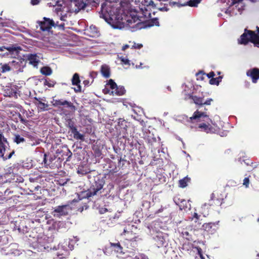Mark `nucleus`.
Instances as JSON below:
<instances>
[{"mask_svg": "<svg viewBox=\"0 0 259 259\" xmlns=\"http://www.w3.org/2000/svg\"><path fill=\"white\" fill-rule=\"evenodd\" d=\"M150 13L145 6L141 8H131L127 13L121 9H118L114 4L102 5L100 17L103 18L113 28L121 29L124 25H127L135 31L141 29L142 23L145 18L150 16Z\"/></svg>", "mask_w": 259, "mask_h": 259, "instance_id": "nucleus-1", "label": "nucleus"}, {"mask_svg": "<svg viewBox=\"0 0 259 259\" xmlns=\"http://www.w3.org/2000/svg\"><path fill=\"white\" fill-rule=\"evenodd\" d=\"M190 119L192 122L198 123V126L202 131L207 133H214L218 131L217 126H215L212 120L205 112L197 110Z\"/></svg>", "mask_w": 259, "mask_h": 259, "instance_id": "nucleus-2", "label": "nucleus"}, {"mask_svg": "<svg viewBox=\"0 0 259 259\" xmlns=\"http://www.w3.org/2000/svg\"><path fill=\"white\" fill-rule=\"evenodd\" d=\"M103 184L102 182L99 181H96L93 184L90 188L86 191L82 192L80 194H77L78 199L80 200L83 198H90L94 196H99L101 194Z\"/></svg>", "mask_w": 259, "mask_h": 259, "instance_id": "nucleus-3", "label": "nucleus"}, {"mask_svg": "<svg viewBox=\"0 0 259 259\" xmlns=\"http://www.w3.org/2000/svg\"><path fill=\"white\" fill-rule=\"evenodd\" d=\"M257 34L251 30H245L243 34L240 36L239 42L241 44H246L248 41H251L254 44L255 46L259 48V27H256Z\"/></svg>", "mask_w": 259, "mask_h": 259, "instance_id": "nucleus-4", "label": "nucleus"}, {"mask_svg": "<svg viewBox=\"0 0 259 259\" xmlns=\"http://www.w3.org/2000/svg\"><path fill=\"white\" fill-rule=\"evenodd\" d=\"M77 202L76 199L73 200L71 202L68 203L66 205L58 206L56 207L53 211V214L54 217H60L62 215H66L71 211L74 207L72 205Z\"/></svg>", "mask_w": 259, "mask_h": 259, "instance_id": "nucleus-5", "label": "nucleus"}, {"mask_svg": "<svg viewBox=\"0 0 259 259\" xmlns=\"http://www.w3.org/2000/svg\"><path fill=\"white\" fill-rule=\"evenodd\" d=\"M232 5L225 11V13L229 16L241 14L243 9V5L240 2L242 0H232Z\"/></svg>", "mask_w": 259, "mask_h": 259, "instance_id": "nucleus-6", "label": "nucleus"}, {"mask_svg": "<svg viewBox=\"0 0 259 259\" xmlns=\"http://www.w3.org/2000/svg\"><path fill=\"white\" fill-rule=\"evenodd\" d=\"M106 89L108 90V93L112 95H123L125 90L123 87H117L112 79H110L107 84Z\"/></svg>", "mask_w": 259, "mask_h": 259, "instance_id": "nucleus-7", "label": "nucleus"}, {"mask_svg": "<svg viewBox=\"0 0 259 259\" xmlns=\"http://www.w3.org/2000/svg\"><path fill=\"white\" fill-rule=\"evenodd\" d=\"M12 70L17 72H22L26 65V61L21 58H16L10 62Z\"/></svg>", "mask_w": 259, "mask_h": 259, "instance_id": "nucleus-8", "label": "nucleus"}, {"mask_svg": "<svg viewBox=\"0 0 259 259\" xmlns=\"http://www.w3.org/2000/svg\"><path fill=\"white\" fill-rule=\"evenodd\" d=\"M155 245L157 247H165L167 245L168 236L166 234L161 232L157 233V235L153 237Z\"/></svg>", "mask_w": 259, "mask_h": 259, "instance_id": "nucleus-9", "label": "nucleus"}, {"mask_svg": "<svg viewBox=\"0 0 259 259\" xmlns=\"http://www.w3.org/2000/svg\"><path fill=\"white\" fill-rule=\"evenodd\" d=\"M52 103L54 107H58L59 109L63 107L69 108L71 111H74L75 110V107L72 103L63 99H53Z\"/></svg>", "mask_w": 259, "mask_h": 259, "instance_id": "nucleus-10", "label": "nucleus"}, {"mask_svg": "<svg viewBox=\"0 0 259 259\" xmlns=\"http://www.w3.org/2000/svg\"><path fill=\"white\" fill-rule=\"evenodd\" d=\"M74 0H67L64 2L61 7V10L63 12H78L76 4Z\"/></svg>", "mask_w": 259, "mask_h": 259, "instance_id": "nucleus-11", "label": "nucleus"}, {"mask_svg": "<svg viewBox=\"0 0 259 259\" xmlns=\"http://www.w3.org/2000/svg\"><path fill=\"white\" fill-rule=\"evenodd\" d=\"M55 25H58V22L55 23L53 20L46 17L44 18V21L40 22L39 24L40 29L42 31H49Z\"/></svg>", "mask_w": 259, "mask_h": 259, "instance_id": "nucleus-12", "label": "nucleus"}, {"mask_svg": "<svg viewBox=\"0 0 259 259\" xmlns=\"http://www.w3.org/2000/svg\"><path fill=\"white\" fill-rule=\"evenodd\" d=\"M67 240L64 241V242L58 244V248L56 249H58L59 251L57 253V254L60 258L63 257L64 255H66L68 253L67 248Z\"/></svg>", "mask_w": 259, "mask_h": 259, "instance_id": "nucleus-13", "label": "nucleus"}, {"mask_svg": "<svg viewBox=\"0 0 259 259\" xmlns=\"http://www.w3.org/2000/svg\"><path fill=\"white\" fill-rule=\"evenodd\" d=\"M246 75L250 77L253 83H256L259 79V69L257 68L250 69L246 72Z\"/></svg>", "mask_w": 259, "mask_h": 259, "instance_id": "nucleus-14", "label": "nucleus"}, {"mask_svg": "<svg viewBox=\"0 0 259 259\" xmlns=\"http://www.w3.org/2000/svg\"><path fill=\"white\" fill-rule=\"evenodd\" d=\"M26 58L29 61V63L34 67H37L40 61V57L36 54H28L26 55Z\"/></svg>", "mask_w": 259, "mask_h": 259, "instance_id": "nucleus-15", "label": "nucleus"}, {"mask_svg": "<svg viewBox=\"0 0 259 259\" xmlns=\"http://www.w3.org/2000/svg\"><path fill=\"white\" fill-rule=\"evenodd\" d=\"M217 225L218 223H205L202 225V228L203 230L207 231V232L210 234H213L218 229Z\"/></svg>", "mask_w": 259, "mask_h": 259, "instance_id": "nucleus-16", "label": "nucleus"}, {"mask_svg": "<svg viewBox=\"0 0 259 259\" xmlns=\"http://www.w3.org/2000/svg\"><path fill=\"white\" fill-rule=\"evenodd\" d=\"M9 52L8 55H10L13 58H16L18 55L19 52L21 50L20 47L12 46L6 48Z\"/></svg>", "mask_w": 259, "mask_h": 259, "instance_id": "nucleus-17", "label": "nucleus"}, {"mask_svg": "<svg viewBox=\"0 0 259 259\" xmlns=\"http://www.w3.org/2000/svg\"><path fill=\"white\" fill-rule=\"evenodd\" d=\"M72 84L76 85V88H74V91L76 92L81 91V87L80 85V80L79 79V75L77 73H75L72 78Z\"/></svg>", "mask_w": 259, "mask_h": 259, "instance_id": "nucleus-18", "label": "nucleus"}, {"mask_svg": "<svg viewBox=\"0 0 259 259\" xmlns=\"http://www.w3.org/2000/svg\"><path fill=\"white\" fill-rule=\"evenodd\" d=\"M9 182L14 183H22L23 182L24 179L22 177L18 174H12L11 175V178L9 180Z\"/></svg>", "mask_w": 259, "mask_h": 259, "instance_id": "nucleus-19", "label": "nucleus"}, {"mask_svg": "<svg viewBox=\"0 0 259 259\" xmlns=\"http://www.w3.org/2000/svg\"><path fill=\"white\" fill-rule=\"evenodd\" d=\"M188 95L189 96V98L192 99L195 104L201 106L203 105L204 99L203 97L192 96L190 95V93H188Z\"/></svg>", "mask_w": 259, "mask_h": 259, "instance_id": "nucleus-20", "label": "nucleus"}, {"mask_svg": "<svg viewBox=\"0 0 259 259\" xmlns=\"http://www.w3.org/2000/svg\"><path fill=\"white\" fill-rule=\"evenodd\" d=\"M11 70L12 69L10 62L8 63H0V74Z\"/></svg>", "mask_w": 259, "mask_h": 259, "instance_id": "nucleus-21", "label": "nucleus"}, {"mask_svg": "<svg viewBox=\"0 0 259 259\" xmlns=\"http://www.w3.org/2000/svg\"><path fill=\"white\" fill-rule=\"evenodd\" d=\"M64 1L61 0H57L55 3V5L52 3H49L48 5L51 7L54 6L55 7V11L58 13L59 11L61 10V7H62V4L64 3Z\"/></svg>", "mask_w": 259, "mask_h": 259, "instance_id": "nucleus-22", "label": "nucleus"}, {"mask_svg": "<svg viewBox=\"0 0 259 259\" xmlns=\"http://www.w3.org/2000/svg\"><path fill=\"white\" fill-rule=\"evenodd\" d=\"M101 73L103 76L108 78L110 76V68L106 65H103L101 67Z\"/></svg>", "mask_w": 259, "mask_h": 259, "instance_id": "nucleus-23", "label": "nucleus"}, {"mask_svg": "<svg viewBox=\"0 0 259 259\" xmlns=\"http://www.w3.org/2000/svg\"><path fill=\"white\" fill-rule=\"evenodd\" d=\"M210 205L206 203H204L201 207L200 208V213L203 215V217H206L208 214V209Z\"/></svg>", "mask_w": 259, "mask_h": 259, "instance_id": "nucleus-24", "label": "nucleus"}, {"mask_svg": "<svg viewBox=\"0 0 259 259\" xmlns=\"http://www.w3.org/2000/svg\"><path fill=\"white\" fill-rule=\"evenodd\" d=\"M76 4V7L78 12L81 9H83L86 6V2L87 0H74Z\"/></svg>", "mask_w": 259, "mask_h": 259, "instance_id": "nucleus-25", "label": "nucleus"}, {"mask_svg": "<svg viewBox=\"0 0 259 259\" xmlns=\"http://www.w3.org/2000/svg\"><path fill=\"white\" fill-rule=\"evenodd\" d=\"M201 0H189L186 3H184L183 4H181V6H186L189 5L191 7H196L197 5L200 3Z\"/></svg>", "mask_w": 259, "mask_h": 259, "instance_id": "nucleus-26", "label": "nucleus"}, {"mask_svg": "<svg viewBox=\"0 0 259 259\" xmlns=\"http://www.w3.org/2000/svg\"><path fill=\"white\" fill-rule=\"evenodd\" d=\"M88 31L91 33V35L92 36H96L98 35V28L94 25H91L88 29Z\"/></svg>", "mask_w": 259, "mask_h": 259, "instance_id": "nucleus-27", "label": "nucleus"}, {"mask_svg": "<svg viewBox=\"0 0 259 259\" xmlns=\"http://www.w3.org/2000/svg\"><path fill=\"white\" fill-rule=\"evenodd\" d=\"M35 104L36 105L37 108L41 111L47 110L49 107L48 103H45L44 101L42 103H35Z\"/></svg>", "mask_w": 259, "mask_h": 259, "instance_id": "nucleus-28", "label": "nucleus"}, {"mask_svg": "<svg viewBox=\"0 0 259 259\" xmlns=\"http://www.w3.org/2000/svg\"><path fill=\"white\" fill-rule=\"evenodd\" d=\"M190 178L186 177L180 180L179 182V186L181 188H185L187 186L188 183L190 181Z\"/></svg>", "mask_w": 259, "mask_h": 259, "instance_id": "nucleus-29", "label": "nucleus"}, {"mask_svg": "<svg viewBox=\"0 0 259 259\" xmlns=\"http://www.w3.org/2000/svg\"><path fill=\"white\" fill-rule=\"evenodd\" d=\"M40 72L45 75H50L52 73V70L48 66H45L41 68Z\"/></svg>", "mask_w": 259, "mask_h": 259, "instance_id": "nucleus-30", "label": "nucleus"}, {"mask_svg": "<svg viewBox=\"0 0 259 259\" xmlns=\"http://www.w3.org/2000/svg\"><path fill=\"white\" fill-rule=\"evenodd\" d=\"M222 78V76H219V77H216V78H212L210 79L209 83L211 84H216L218 85L219 84L220 82L221 81Z\"/></svg>", "mask_w": 259, "mask_h": 259, "instance_id": "nucleus-31", "label": "nucleus"}, {"mask_svg": "<svg viewBox=\"0 0 259 259\" xmlns=\"http://www.w3.org/2000/svg\"><path fill=\"white\" fill-rule=\"evenodd\" d=\"M184 91H183V93L185 95V99H190L189 96L188 95V93H190V94L191 95V89L186 85L184 86Z\"/></svg>", "mask_w": 259, "mask_h": 259, "instance_id": "nucleus-32", "label": "nucleus"}, {"mask_svg": "<svg viewBox=\"0 0 259 259\" xmlns=\"http://www.w3.org/2000/svg\"><path fill=\"white\" fill-rule=\"evenodd\" d=\"M77 241V239H75V240L74 241H73V240H71V239H69L68 241H67V248H68V250H72V249H73V248H74V243L75 242Z\"/></svg>", "mask_w": 259, "mask_h": 259, "instance_id": "nucleus-33", "label": "nucleus"}, {"mask_svg": "<svg viewBox=\"0 0 259 259\" xmlns=\"http://www.w3.org/2000/svg\"><path fill=\"white\" fill-rule=\"evenodd\" d=\"M111 246L114 247V250L117 252H122V247L119 243H111Z\"/></svg>", "mask_w": 259, "mask_h": 259, "instance_id": "nucleus-34", "label": "nucleus"}, {"mask_svg": "<svg viewBox=\"0 0 259 259\" xmlns=\"http://www.w3.org/2000/svg\"><path fill=\"white\" fill-rule=\"evenodd\" d=\"M148 26H159V21L157 18H155L151 20L149 22Z\"/></svg>", "mask_w": 259, "mask_h": 259, "instance_id": "nucleus-35", "label": "nucleus"}, {"mask_svg": "<svg viewBox=\"0 0 259 259\" xmlns=\"http://www.w3.org/2000/svg\"><path fill=\"white\" fill-rule=\"evenodd\" d=\"M65 108H67L66 107H63L59 109V111L61 112V114H63L65 115H67L69 114V112H71L69 108L68 110L66 109Z\"/></svg>", "mask_w": 259, "mask_h": 259, "instance_id": "nucleus-36", "label": "nucleus"}, {"mask_svg": "<svg viewBox=\"0 0 259 259\" xmlns=\"http://www.w3.org/2000/svg\"><path fill=\"white\" fill-rule=\"evenodd\" d=\"M74 136V138L77 140H80L81 141L84 140V136L83 135L81 134L78 132L75 134Z\"/></svg>", "mask_w": 259, "mask_h": 259, "instance_id": "nucleus-37", "label": "nucleus"}, {"mask_svg": "<svg viewBox=\"0 0 259 259\" xmlns=\"http://www.w3.org/2000/svg\"><path fill=\"white\" fill-rule=\"evenodd\" d=\"M24 141V139L19 135H17L15 138V142L17 144H19Z\"/></svg>", "mask_w": 259, "mask_h": 259, "instance_id": "nucleus-38", "label": "nucleus"}, {"mask_svg": "<svg viewBox=\"0 0 259 259\" xmlns=\"http://www.w3.org/2000/svg\"><path fill=\"white\" fill-rule=\"evenodd\" d=\"M250 181L249 177H246L244 179L243 182V185L245 187V188H248L249 185Z\"/></svg>", "mask_w": 259, "mask_h": 259, "instance_id": "nucleus-39", "label": "nucleus"}, {"mask_svg": "<svg viewBox=\"0 0 259 259\" xmlns=\"http://www.w3.org/2000/svg\"><path fill=\"white\" fill-rule=\"evenodd\" d=\"M60 12H61V13L60 14V20H62V21H65L66 20V13L67 12H63L62 11H59L58 13L57 12V13L58 14Z\"/></svg>", "mask_w": 259, "mask_h": 259, "instance_id": "nucleus-40", "label": "nucleus"}, {"mask_svg": "<svg viewBox=\"0 0 259 259\" xmlns=\"http://www.w3.org/2000/svg\"><path fill=\"white\" fill-rule=\"evenodd\" d=\"M182 234L183 237H185L187 239L189 240L190 239V235L189 234V232L188 231H187V230L183 231L182 232Z\"/></svg>", "mask_w": 259, "mask_h": 259, "instance_id": "nucleus-41", "label": "nucleus"}, {"mask_svg": "<svg viewBox=\"0 0 259 259\" xmlns=\"http://www.w3.org/2000/svg\"><path fill=\"white\" fill-rule=\"evenodd\" d=\"M199 217H200V215H199L197 213L194 212V213L193 215V217L192 218H191V220L192 221L194 219H195V222L196 223L199 220Z\"/></svg>", "mask_w": 259, "mask_h": 259, "instance_id": "nucleus-42", "label": "nucleus"}, {"mask_svg": "<svg viewBox=\"0 0 259 259\" xmlns=\"http://www.w3.org/2000/svg\"><path fill=\"white\" fill-rule=\"evenodd\" d=\"M135 259H149L147 256L143 254H140L135 257Z\"/></svg>", "mask_w": 259, "mask_h": 259, "instance_id": "nucleus-43", "label": "nucleus"}, {"mask_svg": "<svg viewBox=\"0 0 259 259\" xmlns=\"http://www.w3.org/2000/svg\"><path fill=\"white\" fill-rule=\"evenodd\" d=\"M248 160L247 159H242L241 157H239L238 158V161L240 162L241 163H242V161L244 162V163L246 165H248L249 164V162L248 161H247Z\"/></svg>", "mask_w": 259, "mask_h": 259, "instance_id": "nucleus-44", "label": "nucleus"}, {"mask_svg": "<svg viewBox=\"0 0 259 259\" xmlns=\"http://www.w3.org/2000/svg\"><path fill=\"white\" fill-rule=\"evenodd\" d=\"M43 162H44L45 166H48L50 164V163H48V162H47V154H45L44 155Z\"/></svg>", "mask_w": 259, "mask_h": 259, "instance_id": "nucleus-45", "label": "nucleus"}, {"mask_svg": "<svg viewBox=\"0 0 259 259\" xmlns=\"http://www.w3.org/2000/svg\"><path fill=\"white\" fill-rule=\"evenodd\" d=\"M70 130H71L72 133L73 134V135H74L75 134H76L77 132H78V131L77 130L76 127H75L74 126H72Z\"/></svg>", "mask_w": 259, "mask_h": 259, "instance_id": "nucleus-46", "label": "nucleus"}, {"mask_svg": "<svg viewBox=\"0 0 259 259\" xmlns=\"http://www.w3.org/2000/svg\"><path fill=\"white\" fill-rule=\"evenodd\" d=\"M121 60L125 64L128 65L130 64V61L125 58H121Z\"/></svg>", "mask_w": 259, "mask_h": 259, "instance_id": "nucleus-47", "label": "nucleus"}, {"mask_svg": "<svg viewBox=\"0 0 259 259\" xmlns=\"http://www.w3.org/2000/svg\"><path fill=\"white\" fill-rule=\"evenodd\" d=\"M107 211V209L106 208L102 207V208H100L99 209V212L101 214H103V213H105Z\"/></svg>", "mask_w": 259, "mask_h": 259, "instance_id": "nucleus-48", "label": "nucleus"}, {"mask_svg": "<svg viewBox=\"0 0 259 259\" xmlns=\"http://www.w3.org/2000/svg\"><path fill=\"white\" fill-rule=\"evenodd\" d=\"M147 7L152 6L153 7H156V5L154 4V2L153 1L150 0L148 4L147 5Z\"/></svg>", "mask_w": 259, "mask_h": 259, "instance_id": "nucleus-49", "label": "nucleus"}, {"mask_svg": "<svg viewBox=\"0 0 259 259\" xmlns=\"http://www.w3.org/2000/svg\"><path fill=\"white\" fill-rule=\"evenodd\" d=\"M40 0H31V4L32 5H36L39 4Z\"/></svg>", "mask_w": 259, "mask_h": 259, "instance_id": "nucleus-50", "label": "nucleus"}, {"mask_svg": "<svg viewBox=\"0 0 259 259\" xmlns=\"http://www.w3.org/2000/svg\"><path fill=\"white\" fill-rule=\"evenodd\" d=\"M212 101L211 99H208L205 101H203V105H210L211 103V102Z\"/></svg>", "mask_w": 259, "mask_h": 259, "instance_id": "nucleus-51", "label": "nucleus"}, {"mask_svg": "<svg viewBox=\"0 0 259 259\" xmlns=\"http://www.w3.org/2000/svg\"><path fill=\"white\" fill-rule=\"evenodd\" d=\"M207 76L208 78H213V76L215 75L214 73L212 71L209 72V73L207 74Z\"/></svg>", "mask_w": 259, "mask_h": 259, "instance_id": "nucleus-52", "label": "nucleus"}, {"mask_svg": "<svg viewBox=\"0 0 259 259\" xmlns=\"http://www.w3.org/2000/svg\"><path fill=\"white\" fill-rule=\"evenodd\" d=\"M142 47V44H134V45L133 46V48H134L135 49H140Z\"/></svg>", "mask_w": 259, "mask_h": 259, "instance_id": "nucleus-53", "label": "nucleus"}, {"mask_svg": "<svg viewBox=\"0 0 259 259\" xmlns=\"http://www.w3.org/2000/svg\"><path fill=\"white\" fill-rule=\"evenodd\" d=\"M36 102L35 103H42L45 101V100L41 98H35Z\"/></svg>", "mask_w": 259, "mask_h": 259, "instance_id": "nucleus-54", "label": "nucleus"}, {"mask_svg": "<svg viewBox=\"0 0 259 259\" xmlns=\"http://www.w3.org/2000/svg\"><path fill=\"white\" fill-rule=\"evenodd\" d=\"M68 126H69V127L70 128V129L71 128L72 126H74L73 123L71 121V120H69V121L68 122Z\"/></svg>", "mask_w": 259, "mask_h": 259, "instance_id": "nucleus-55", "label": "nucleus"}, {"mask_svg": "<svg viewBox=\"0 0 259 259\" xmlns=\"http://www.w3.org/2000/svg\"><path fill=\"white\" fill-rule=\"evenodd\" d=\"M77 172H78V174H81L82 175H84V174L87 173V171H85L84 172V171H82V170H81V168H79V169L78 170Z\"/></svg>", "mask_w": 259, "mask_h": 259, "instance_id": "nucleus-56", "label": "nucleus"}, {"mask_svg": "<svg viewBox=\"0 0 259 259\" xmlns=\"http://www.w3.org/2000/svg\"><path fill=\"white\" fill-rule=\"evenodd\" d=\"M176 203H177V204H178V205H180V209H183V208H184V205H182V204H179V202L177 201V200L176 201Z\"/></svg>", "mask_w": 259, "mask_h": 259, "instance_id": "nucleus-57", "label": "nucleus"}, {"mask_svg": "<svg viewBox=\"0 0 259 259\" xmlns=\"http://www.w3.org/2000/svg\"><path fill=\"white\" fill-rule=\"evenodd\" d=\"M83 83L85 85H89L90 84V81L88 80H85L83 81Z\"/></svg>", "mask_w": 259, "mask_h": 259, "instance_id": "nucleus-58", "label": "nucleus"}, {"mask_svg": "<svg viewBox=\"0 0 259 259\" xmlns=\"http://www.w3.org/2000/svg\"><path fill=\"white\" fill-rule=\"evenodd\" d=\"M159 9L161 11H167L168 10V9L165 7L161 8H159Z\"/></svg>", "mask_w": 259, "mask_h": 259, "instance_id": "nucleus-59", "label": "nucleus"}, {"mask_svg": "<svg viewBox=\"0 0 259 259\" xmlns=\"http://www.w3.org/2000/svg\"><path fill=\"white\" fill-rule=\"evenodd\" d=\"M127 48H128V45H125L124 46H123L122 47V50H125V49H126Z\"/></svg>", "mask_w": 259, "mask_h": 259, "instance_id": "nucleus-60", "label": "nucleus"}, {"mask_svg": "<svg viewBox=\"0 0 259 259\" xmlns=\"http://www.w3.org/2000/svg\"><path fill=\"white\" fill-rule=\"evenodd\" d=\"M126 232H128V233L129 232L128 231H127V229H124L123 233L125 234Z\"/></svg>", "mask_w": 259, "mask_h": 259, "instance_id": "nucleus-61", "label": "nucleus"}, {"mask_svg": "<svg viewBox=\"0 0 259 259\" xmlns=\"http://www.w3.org/2000/svg\"><path fill=\"white\" fill-rule=\"evenodd\" d=\"M181 203H183H183H184H184H187V202H186V200H182V201H181Z\"/></svg>", "mask_w": 259, "mask_h": 259, "instance_id": "nucleus-62", "label": "nucleus"}, {"mask_svg": "<svg viewBox=\"0 0 259 259\" xmlns=\"http://www.w3.org/2000/svg\"><path fill=\"white\" fill-rule=\"evenodd\" d=\"M46 84L48 85L49 87H52V84H51V83H47V82H46Z\"/></svg>", "mask_w": 259, "mask_h": 259, "instance_id": "nucleus-63", "label": "nucleus"}, {"mask_svg": "<svg viewBox=\"0 0 259 259\" xmlns=\"http://www.w3.org/2000/svg\"><path fill=\"white\" fill-rule=\"evenodd\" d=\"M7 191H8V190H7L5 191V194L7 193Z\"/></svg>", "mask_w": 259, "mask_h": 259, "instance_id": "nucleus-64", "label": "nucleus"}]
</instances>
